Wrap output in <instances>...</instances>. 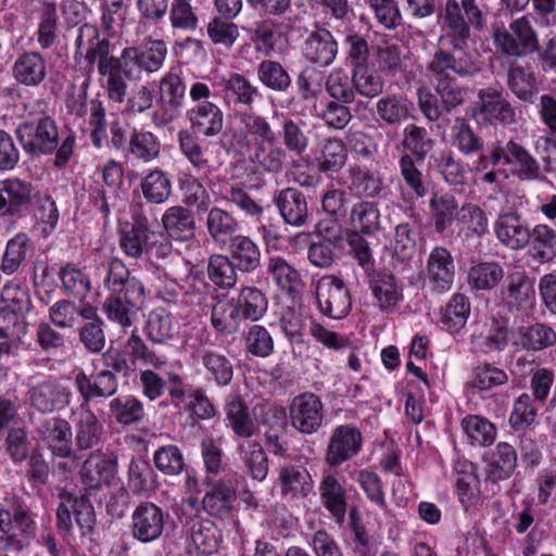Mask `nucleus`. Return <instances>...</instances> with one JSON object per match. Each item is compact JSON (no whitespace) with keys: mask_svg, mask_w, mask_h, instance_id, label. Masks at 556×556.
Masks as SVG:
<instances>
[{"mask_svg":"<svg viewBox=\"0 0 556 556\" xmlns=\"http://www.w3.org/2000/svg\"><path fill=\"white\" fill-rule=\"evenodd\" d=\"M116 47L100 29L84 23L77 29L73 60L88 72L94 68L108 100L121 104L127 96L128 83L141 79L147 66L139 55L137 46H126L118 54Z\"/></svg>","mask_w":556,"mask_h":556,"instance_id":"nucleus-1","label":"nucleus"},{"mask_svg":"<svg viewBox=\"0 0 556 556\" xmlns=\"http://www.w3.org/2000/svg\"><path fill=\"white\" fill-rule=\"evenodd\" d=\"M15 135L26 155L31 159L54 155L56 168L70 163L76 147L75 132L62 131L58 121L47 112L28 113L17 125Z\"/></svg>","mask_w":556,"mask_h":556,"instance_id":"nucleus-2","label":"nucleus"},{"mask_svg":"<svg viewBox=\"0 0 556 556\" xmlns=\"http://www.w3.org/2000/svg\"><path fill=\"white\" fill-rule=\"evenodd\" d=\"M104 286L109 291L103 304L108 318L123 328L130 327L132 317L144 303L142 281L131 274L122 260L114 257L109 262Z\"/></svg>","mask_w":556,"mask_h":556,"instance_id":"nucleus-3","label":"nucleus"},{"mask_svg":"<svg viewBox=\"0 0 556 556\" xmlns=\"http://www.w3.org/2000/svg\"><path fill=\"white\" fill-rule=\"evenodd\" d=\"M118 243L123 253L134 260L146 257L155 267L168 263L178 255L173 243L162 231L153 230L142 210H134L130 220L121 225Z\"/></svg>","mask_w":556,"mask_h":556,"instance_id":"nucleus-4","label":"nucleus"},{"mask_svg":"<svg viewBox=\"0 0 556 556\" xmlns=\"http://www.w3.org/2000/svg\"><path fill=\"white\" fill-rule=\"evenodd\" d=\"M352 231L348 235L351 250L366 273L372 295L382 309V271L375 268L368 242L362 235L371 236L380 229V211L377 202L359 201L352 205L350 214Z\"/></svg>","mask_w":556,"mask_h":556,"instance_id":"nucleus-5","label":"nucleus"},{"mask_svg":"<svg viewBox=\"0 0 556 556\" xmlns=\"http://www.w3.org/2000/svg\"><path fill=\"white\" fill-rule=\"evenodd\" d=\"M429 72L445 109L451 111L464 101L463 91L457 86V77L475 75L477 66L466 55L439 50L429 63Z\"/></svg>","mask_w":556,"mask_h":556,"instance_id":"nucleus-6","label":"nucleus"},{"mask_svg":"<svg viewBox=\"0 0 556 556\" xmlns=\"http://www.w3.org/2000/svg\"><path fill=\"white\" fill-rule=\"evenodd\" d=\"M98 172L101 178L93 179L86 192L91 207L106 220L121 200L125 170L119 161L110 159L98 168Z\"/></svg>","mask_w":556,"mask_h":556,"instance_id":"nucleus-7","label":"nucleus"},{"mask_svg":"<svg viewBox=\"0 0 556 556\" xmlns=\"http://www.w3.org/2000/svg\"><path fill=\"white\" fill-rule=\"evenodd\" d=\"M35 515L25 506L0 508V551L20 553L36 538Z\"/></svg>","mask_w":556,"mask_h":556,"instance_id":"nucleus-8","label":"nucleus"},{"mask_svg":"<svg viewBox=\"0 0 556 556\" xmlns=\"http://www.w3.org/2000/svg\"><path fill=\"white\" fill-rule=\"evenodd\" d=\"M534 20L532 14H526L513 20L508 28H494L493 42L497 52L519 59L527 53L539 51V38L532 24Z\"/></svg>","mask_w":556,"mask_h":556,"instance_id":"nucleus-9","label":"nucleus"},{"mask_svg":"<svg viewBox=\"0 0 556 556\" xmlns=\"http://www.w3.org/2000/svg\"><path fill=\"white\" fill-rule=\"evenodd\" d=\"M236 476L233 472L220 479L208 477L205 479L201 509L208 518H215L219 521H232L235 519L237 490L232 478Z\"/></svg>","mask_w":556,"mask_h":556,"instance_id":"nucleus-10","label":"nucleus"},{"mask_svg":"<svg viewBox=\"0 0 556 556\" xmlns=\"http://www.w3.org/2000/svg\"><path fill=\"white\" fill-rule=\"evenodd\" d=\"M73 384L79 394V408L113 397L119 388L117 375L111 369L97 368L90 374L81 368L75 370Z\"/></svg>","mask_w":556,"mask_h":556,"instance_id":"nucleus-11","label":"nucleus"},{"mask_svg":"<svg viewBox=\"0 0 556 556\" xmlns=\"http://www.w3.org/2000/svg\"><path fill=\"white\" fill-rule=\"evenodd\" d=\"M319 312L331 319H342L352 308V295L346 282L334 275L321 276L315 285Z\"/></svg>","mask_w":556,"mask_h":556,"instance_id":"nucleus-12","label":"nucleus"},{"mask_svg":"<svg viewBox=\"0 0 556 556\" xmlns=\"http://www.w3.org/2000/svg\"><path fill=\"white\" fill-rule=\"evenodd\" d=\"M168 519L169 514L157 504L140 502L130 516V534L142 544L153 543L163 536Z\"/></svg>","mask_w":556,"mask_h":556,"instance_id":"nucleus-13","label":"nucleus"},{"mask_svg":"<svg viewBox=\"0 0 556 556\" xmlns=\"http://www.w3.org/2000/svg\"><path fill=\"white\" fill-rule=\"evenodd\" d=\"M34 186L17 177L0 180V218L16 219L30 213Z\"/></svg>","mask_w":556,"mask_h":556,"instance_id":"nucleus-14","label":"nucleus"},{"mask_svg":"<svg viewBox=\"0 0 556 556\" xmlns=\"http://www.w3.org/2000/svg\"><path fill=\"white\" fill-rule=\"evenodd\" d=\"M289 419L296 432L304 435L317 433L325 419L320 397L313 392H303L294 396L289 405Z\"/></svg>","mask_w":556,"mask_h":556,"instance_id":"nucleus-15","label":"nucleus"},{"mask_svg":"<svg viewBox=\"0 0 556 556\" xmlns=\"http://www.w3.org/2000/svg\"><path fill=\"white\" fill-rule=\"evenodd\" d=\"M86 85L84 91L78 94L77 100L71 108V113L76 117L87 116V125L89 128V138L94 149L104 148L106 138L108 118L106 106L100 93L88 100Z\"/></svg>","mask_w":556,"mask_h":556,"instance_id":"nucleus-16","label":"nucleus"},{"mask_svg":"<svg viewBox=\"0 0 556 556\" xmlns=\"http://www.w3.org/2000/svg\"><path fill=\"white\" fill-rule=\"evenodd\" d=\"M118 470V456L114 451L97 448L84 460L79 475L86 489L100 490L110 485Z\"/></svg>","mask_w":556,"mask_h":556,"instance_id":"nucleus-17","label":"nucleus"},{"mask_svg":"<svg viewBox=\"0 0 556 556\" xmlns=\"http://www.w3.org/2000/svg\"><path fill=\"white\" fill-rule=\"evenodd\" d=\"M511 331L503 320L484 318L476 321L470 333V350L473 353L491 355L506 349Z\"/></svg>","mask_w":556,"mask_h":556,"instance_id":"nucleus-18","label":"nucleus"},{"mask_svg":"<svg viewBox=\"0 0 556 556\" xmlns=\"http://www.w3.org/2000/svg\"><path fill=\"white\" fill-rule=\"evenodd\" d=\"M472 117L480 125L500 122L510 125L516 122V112L507 96L493 88L482 89L472 110Z\"/></svg>","mask_w":556,"mask_h":556,"instance_id":"nucleus-19","label":"nucleus"},{"mask_svg":"<svg viewBox=\"0 0 556 556\" xmlns=\"http://www.w3.org/2000/svg\"><path fill=\"white\" fill-rule=\"evenodd\" d=\"M11 76L17 86L39 89L48 78V59L40 51L23 49L13 60Z\"/></svg>","mask_w":556,"mask_h":556,"instance_id":"nucleus-20","label":"nucleus"},{"mask_svg":"<svg viewBox=\"0 0 556 556\" xmlns=\"http://www.w3.org/2000/svg\"><path fill=\"white\" fill-rule=\"evenodd\" d=\"M363 445L361 431L350 425H341L333 430L326 451V462L338 467L356 456Z\"/></svg>","mask_w":556,"mask_h":556,"instance_id":"nucleus-21","label":"nucleus"},{"mask_svg":"<svg viewBox=\"0 0 556 556\" xmlns=\"http://www.w3.org/2000/svg\"><path fill=\"white\" fill-rule=\"evenodd\" d=\"M490 161L495 166L497 164H515L519 168V175L522 179L532 180L539 176L540 166L531 154L519 143L509 140L505 147L498 142L490 146Z\"/></svg>","mask_w":556,"mask_h":556,"instance_id":"nucleus-22","label":"nucleus"},{"mask_svg":"<svg viewBox=\"0 0 556 556\" xmlns=\"http://www.w3.org/2000/svg\"><path fill=\"white\" fill-rule=\"evenodd\" d=\"M338 42L330 30L317 27L305 38L302 47L304 59L316 66L327 67L338 54Z\"/></svg>","mask_w":556,"mask_h":556,"instance_id":"nucleus-23","label":"nucleus"},{"mask_svg":"<svg viewBox=\"0 0 556 556\" xmlns=\"http://www.w3.org/2000/svg\"><path fill=\"white\" fill-rule=\"evenodd\" d=\"M443 24L445 33L440 37V50H445L446 46L453 47V52L456 55H465L462 50V45L469 36V25L466 22L462 7L456 0H446Z\"/></svg>","mask_w":556,"mask_h":556,"instance_id":"nucleus-24","label":"nucleus"},{"mask_svg":"<svg viewBox=\"0 0 556 556\" xmlns=\"http://www.w3.org/2000/svg\"><path fill=\"white\" fill-rule=\"evenodd\" d=\"M273 203L282 220L292 227H302L308 220L306 195L294 187H287L274 194Z\"/></svg>","mask_w":556,"mask_h":556,"instance_id":"nucleus-25","label":"nucleus"},{"mask_svg":"<svg viewBox=\"0 0 556 556\" xmlns=\"http://www.w3.org/2000/svg\"><path fill=\"white\" fill-rule=\"evenodd\" d=\"M29 400L33 407L47 414L61 410L70 405L72 391L55 380H45L29 390Z\"/></svg>","mask_w":556,"mask_h":556,"instance_id":"nucleus-26","label":"nucleus"},{"mask_svg":"<svg viewBox=\"0 0 556 556\" xmlns=\"http://www.w3.org/2000/svg\"><path fill=\"white\" fill-rule=\"evenodd\" d=\"M455 278V263L450 251L443 247L431 250L426 270V281L438 292L448 291Z\"/></svg>","mask_w":556,"mask_h":556,"instance_id":"nucleus-27","label":"nucleus"},{"mask_svg":"<svg viewBox=\"0 0 556 556\" xmlns=\"http://www.w3.org/2000/svg\"><path fill=\"white\" fill-rule=\"evenodd\" d=\"M186 118L190 123L189 130L206 138L218 135L224 126L222 109L211 101L188 109Z\"/></svg>","mask_w":556,"mask_h":556,"instance_id":"nucleus-28","label":"nucleus"},{"mask_svg":"<svg viewBox=\"0 0 556 556\" xmlns=\"http://www.w3.org/2000/svg\"><path fill=\"white\" fill-rule=\"evenodd\" d=\"M162 225L166 239L185 242L195 235V219L193 213L185 206L174 205L165 210L162 215Z\"/></svg>","mask_w":556,"mask_h":556,"instance_id":"nucleus-29","label":"nucleus"},{"mask_svg":"<svg viewBox=\"0 0 556 556\" xmlns=\"http://www.w3.org/2000/svg\"><path fill=\"white\" fill-rule=\"evenodd\" d=\"M108 418L122 428L137 426L146 418L144 405L132 394L113 396L108 403Z\"/></svg>","mask_w":556,"mask_h":556,"instance_id":"nucleus-30","label":"nucleus"},{"mask_svg":"<svg viewBox=\"0 0 556 556\" xmlns=\"http://www.w3.org/2000/svg\"><path fill=\"white\" fill-rule=\"evenodd\" d=\"M40 433L54 456L70 458L75 454L73 430L67 420L56 417L47 419L41 424Z\"/></svg>","mask_w":556,"mask_h":556,"instance_id":"nucleus-31","label":"nucleus"},{"mask_svg":"<svg viewBox=\"0 0 556 556\" xmlns=\"http://www.w3.org/2000/svg\"><path fill=\"white\" fill-rule=\"evenodd\" d=\"M198 359L204 369V378L219 388L227 387L233 379L235 368L227 354L212 349L199 350Z\"/></svg>","mask_w":556,"mask_h":556,"instance_id":"nucleus-32","label":"nucleus"},{"mask_svg":"<svg viewBox=\"0 0 556 556\" xmlns=\"http://www.w3.org/2000/svg\"><path fill=\"white\" fill-rule=\"evenodd\" d=\"M105 324L91 304L81 305V323L78 339L89 353H100L105 346Z\"/></svg>","mask_w":556,"mask_h":556,"instance_id":"nucleus-33","label":"nucleus"},{"mask_svg":"<svg viewBox=\"0 0 556 556\" xmlns=\"http://www.w3.org/2000/svg\"><path fill=\"white\" fill-rule=\"evenodd\" d=\"M343 46L346 53V62L353 70L365 66H374L382 62V46L379 43L369 45L368 40L356 33L349 34Z\"/></svg>","mask_w":556,"mask_h":556,"instance_id":"nucleus-34","label":"nucleus"},{"mask_svg":"<svg viewBox=\"0 0 556 556\" xmlns=\"http://www.w3.org/2000/svg\"><path fill=\"white\" fill-rule=\"evenodd\" d=\"M190 535L195 549L205 556L217 553L224 542L219 526L212 518L198 515L192 520Z\"/></svg>","mask_w":556,"mask_h":556,"instance_id":"nucleus-35","label":"nucleus"},{"mask_svg":"<svg viewBox=\"0 0 556 556\" xmlns=\"http://www.w3.org/2000/svg\"><path fill=\"white\" fill-rule=\"evenodd\" d=\"M494 230L496 238L510 250L523 249L530 242V229L516 213L501 214Z\"/></svg>","mask_w":556,"mask_h":556,"instance_id":"nucleus-36","label":"nucleus"},{"mask_svg":"<svg viewBox=\"0 0 556 556\" xmlns=\"http://www.w3.org/2000/svg\"><path fill=\"white\" fill-rule=\"evenodd\" d=\"M278 18L279 17L276 16H263V18L254 23L251 40L257 51L266 54L271 53L282 33L290 28V17L283 18L282 21H278Z\"/></svg>","mask_w":556,"mask_h":556,"instance_id":"nucleus-37","label":"nucleus"},{"mask_svg":"<svg viewBox=\"0 0 556 556\" xmlns=\"http://www.w3.org/2000/svg\"><path fill=\"white\" fill-rule=\"evenodd\" d=\"M80 410L75 421L74 442L78 451L92 450L102 442L104 427L90 407Z\"/></svg>","mask_w":556,"mask_h":556,"instance_id":"nucleus-38","label":"nucleus"},{"mask_svg":"<svg viewBox=\"0 0 556 556\" xmlns=\"http://www.w3.org/2000/svg\"><path fill=\"white\" fill-rule=\"evenodd\" d=\"M187 85L176 73H166L159 83V102L161 109L170 117L177 115L186 101Z\"/></svg>","mask_w":556,"mask_h":556,"instance_id":"nucleus-39","label":"nucleus"},{"mask_svg":"<svg viewBox=\"0 0 556 556\" xmlns=\"http://www.w3.org/2000/svg\"><path fill=\"white\" fill-rule=\"evenodd\" d=\"M225 422L236 438L250 439L257 432L254 420L250 416L248 404L238 395L230 397L224 407Z\"/></svg>","mask_w":556,"mask_h":556,"instance_id":"nucleus-40","label":"nucleus"},{"mask_svg":"<svg viewBox=\"0 0 556 556\" xmlns=\"http://www.w3.org/2000/svg\"><path fill=\"white\" fill-rule=\"evenodd\" d=\"M33 250V241L26 232L15 233L8 240L3 253L0 255V270L7 276L16 274Z\"/></svg>","mask_w":556,"mask_h":556,"instance_id":"nucleus-41","label":"nucleus"},{"mask_svg":"<svg viewBox=\"0 0 556 556\" xmlns=\"http://www.w3.org/2000/svg\"><path fill=\"white\" fill-rule=\"evenodd\" d=\"M229 255L232 264L243 274L256 270L261 265V250L248 236L238 235L228 243Z\"/></svg>","mask_w":556,"mask_h":556,"instance_id":"nucleus-42","label":"nucleus"},{"mask_svg":"<svg viewBox=\"0 0 556 556\" xmlns=\"http://www.w3.org/2000/svg\"><path fill=\"white\" fill-rule=\"evenodd\" d=\"M485 464L489 479L494 481L508 479L517 467L516 450L506 442H500L485 457Z\"/></svg>","mask_w":556,"mask_h":556,"instance_id":"nucleus-43","label":"nucleus"},{"mask_svg":"<svg viewBox=\"0 0 556 556\" xmlns=\"http://www.w3.org/2000/svg\"><path fill=\"white\" fill-rule=\"evenodd\" d=\"M156 470L167 477H177L188 468L182 444L174 442L160 444L152 455Z\"/></svg>","mask_w":556,"mask_h":556,"instance_id":"nucleus-44","label":"nucleus"},{"mask_svg":"<svg viewBox=\"0 0 556 556\" xmlns=\"http://www.w3.org/2000/svg\"><path fill=\"white\" fill-rule=\"evenodd\" d=\"M243 320L232 296L219 299L212 306L211 325L218 334L229 336L237 332Z\"/></svg>","mask_w":556,"mask_h":556,"instance_id":"nucleus-45","label":"nucleus"},{"mask_svg":"<svg viewBox=\"0 0 556 556\" xmlns=\"http://www.w3.org/2000/svg\"><path fill=\"white\" fill-rule=\"evenodd\" d=\"M206 216V229L212 240L218 245H226L237 235L239 223L232 213L214 206L208 208Z\"/></svg>","mask_w":556,"mask_h":556,"instance_id":"nucleus-46","label":"nucleus"},{"mask_svg":"<svg viewBox=\"0 0 556 556\" xmlns=\"http://www.w3.org/2000/svg\"><path fill=\"white\" fill-rule=\"evenodd\" d=\"M244 320L258 321L268 309L266 293L255 286H243L236 296H232Z\"/></svg>","mask_w":556,"mask_h":556,"instance_id":"nucleus-47","label":"nucleus"},{"mask_svg":"<svg viewBox=\"0 0 556 556\" xmlns=\"http://www.w3.org/2000/svg\"><path fill=\"white\" fill-rule=\"evenodd\" d=\"M160 150L161 143L156 135L143 128L132 127L130 144L124 157L149 163L159 156Z\"/></svg>","mask_w":556,"mask_h":556,"instance_id":"nucleus-48","label":"nucleus"},{"mask_svg":"<svg viewBox=\"0 0 556 556\" xmlns=\"http://www.w3.org/2000/svg\"><path fill=\"white\" fill-rule=\"evenodd\" d=\"M27 316L10 308L0 307V339L12 344H18L26 350H34L31 343L25 342L28 332Z\"/></svg>","mask_w":556,"mask_h":556,"instance_id":"nucleus-49","label":"nucleus"},{"mask_svg":"<svg viewBox=\"0 0 556 556\" xmlns=\"http://www.w3.org/2000/svg\"><path fill=\"white\" fill-rule=\"evenodd\" d=\"M317 169L324 174L339 172L346 161V148L342 140L329 138L324 140L315 153Z\"/></svg>","mask_w":556,"mask_h":556,"instance_id":"nucleus-50","label":"nucleus"},{"mask_svg":"<svg viewBox=\"0 0 556 556\" xmlns=\"http://www.w3.org/2000/svg\"><path fill=\"white\" fill-rule=\"evenodd\" d=\"M140 189L148 203L163 204L172 194L170 175L155 167L141 178Z\"/></svg>","mask_w":556,"mask_h":556,"instance_id":"nucleus-51","label":"nucleus"},{"mask_svg":"<svg viewBox=\"0 0 556 556\" xmlns=\"http://www.w3.org/2000/svg\"><path fill=\"white\" fill-rule=\"evenodd\" d=\"M556 343V331L545 324H533L518 328V338L514 341L516 346L529 351H542Z\"/></svg>","mask_w":556,"mask_h":556,"instance_id":"nucleus-52","label":"nucleus"},{"mask_svg":"<svg viewBox=\"0 0 556 556\" xmlns=\"http://www.w3.org/2000/svg\"><path fill=\"white\" fill-rule=\"evenodd\" d=\"M225 94L229 102L245 109H252L256 100H261L263 97L258 87L239 73L231 74L226 80Z\"/></svg>","mask_w":556,"mask_h":556,"instance_id":"nucleus-53","label":"nucleus"},{"mask_svg":"<svg viewBox=\"0 0 556 556\" xmlns=\"http://www.w3.org/2000/svg\"><path fill=\"white\" fill-rule=\"evenodd\" d=\"M319 491L325 508L339 523H342L345 519L348 506L344 488L336 477L328 475L323 479Z\"/></svg>","mask_w":556,"mask_h":556,"instance_id":"nucleus-54","label":"nucleus"},{"mask_svg":"<svg viewBox=\"0 0 556 556\" xmlns=\"http://www.w3.org/2000/svg\"><path fill=\"white\" fill-rule=\"evenodd\" d=\"M238 268L224 254H213L208 257L207 278L219 290H231L238 282Z\"/></svg>","mask_w":556,"mask_h":556,"instance_id":"nucleus-55","label":"nucleus"},{"mask_svg":"<svg viewBox=\"0 0 556 556\" xmlns=\"http://www.w3.org/2000/svg\"><path fill=\"white\" fill-rule=\"evenodd\" d=\"M59 25L56 2L42 1L36 31L37 42L42 50L50 49L56 42Z\"/></svg>","mask_w":556,"mask_h":556,"instance_id":"nucleus-56","label":"nucleus"},{"mask_svg":"<svg viewBox=\"0 0 556 556\" xmlns=\"http://www.w3.org/2000/svg\"><path fill=\"white\" fill-rule=\"evenodd\" d=\"M254 157L265 172L278 174L283 169L287 152L280 146L278 137H275L255 142Z\"/></svg>","mask_w":556,"mask_h":556,"instance_id":"nucleus-57","label":"nucleus"},{"mask_svg":"<svg viewBox=\"0 0 556 556\" xmlns=\"http://www.w3.org/2000/svg\"><path fill=\"white\" fill-rule=\"evenodd\" d=\"M178 185L182 194V202L195 207L198 213L206 212L211 204V195L203 184L191 173H180Z\"/></svg>","mask_w":556,"mask_h":556,"instance_id":"nucleus-58","label":"nucleus"},{"mask_svg":"<svg viewBox=\"0 0 556 556\" xmlns=\"http://www.w3.org/2000/svg\"><path fill=\"white\" fill-rule=\"evenodd\" d=\"M258 80L268 89L286 93L292 85L287 68L278 61L263 60L256 67Z\"/></svg>","mask_w":556,"mask_h":556,"instance_id":"nucleus-59","label":"nucleus"},{"mask_svg":"<svg viewBox=\"0 0 556 556\" xmlns=\"http://www.w3.org/2000/svg\"><path fill=\"white\" fill-rule=\"evenodd\" d=\"M531 255L540 263L551 262L556 256V231L544 224L530 230Z\"/></svg>","mask_w":556,"mask_h":556,"instance_id":"nucleus-60","label":"nucleus"},{"mask_svg":"<svg viewBox=\"0 0 556 556\" xmlns=\"http://www.w3.org/2000/svg\"><path fill=\"white\" fill-rule=\"evenodd\" d=\"M58 277L66 295L84 299L91 289L88 274L75 264L66 263L61 266Z\"/></svg>","mask_w":556,"mask_h":556,"instance_id":"nucleus-61","label":"nucleus"},{"mask_svg":"<svg viewBox=\"0 0 556 556\" xmlns=\"http://www.w3.org/2000/svg\"><path fill=\"white\" fill-rule=\"evenodd\" d=\"M342 238H325L320 233L312 241L307 249V258L312 265L318 268H328L334 262L338 251L341 249Z\"/></svg>","mask_w":556,"mask_h":556,"instance_id":"nucleus-62","label":"nucleus"},{"mask_svg":"<svg viewBox=\"0 0 556 556\" xmlns=\"http://www.w3.org/2000/svg\"><path fill=\"white\" fill-rule=\"evenodd\" d=\"M127 476L128 486L135 494L148 493L155 488V471L142 457L131 458Z\"/></svg>","mask_w":556,"mask_h":556,"instance_id":"nucleus-63","label":"nucleus"},{"mask_svg":"<svg viewBox=\"0 0 556 556\" xmlns=\"http://www.w3.org/2000/svg\"><path fill=\"white\" fill-rule=\"evenodd\" d=\"M148 339L154 344H163L174 338L173 316L165 308L159 307L148 315L144 327Z\"/></svg>","mask_w":556,"mask_h":556,"instance_id":"nucleus-64","label":"nucleus"}]
</instances>
